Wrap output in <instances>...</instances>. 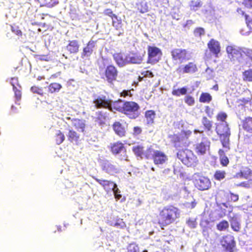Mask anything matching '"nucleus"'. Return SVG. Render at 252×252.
<instances>
[{
    "label": "nucleus",
    "instance_id": "nucleus-1",
    "mask_svg": "<svg viewBox=\"0 0 252 252\" xmlns=\"http://www.w3.org/2000/svg\"><path fill=\"white\" fill-rule=\"evenodd\" d=\"M179 217L180 211L178 208L172 206H167L160 212L159 222L166 226L173 223Z\"/></svg>",
    "mask_w": 252,
    "mask_h": 252
},
{
    "label": "nucleus",
    "instance_id": "nucleus-2",
    "mask_svg": "<svg viewBox=\"0 0 252 252\" xmlns=\"http://www.w3.org/2000/svg\"><path fill=\"white\" fill-rule=\"evenodd\" d=\"M215 125L216 131L220 137L223 147L227 150L229 149V137L231 133L227 123H216Z\"/></svg>",
    "mask_w": 252,
    "mask_h": 252
},
{
    "label": "nucleus",
    "instance_id": "nucleus-3",
    "mask_svg": "<svg viewBox=\"0 0 252 252\" xmlns=\"http://www.w3.org/2000/svg\"><path fill=\"white\" fill-rule=\"evenodd\" d=\"M177 158L185 165L191 166L196 162V157L192 152L189 149L179 151L177 153Z\"/></svg>",
    "mask_w": 252,
    "mask_h": 252
},
{
    "label": "nucleus",
    "instance_id": "nucleus-4",
    "mask_svg": "<svg viewBox=\"0 0 252 252\" xmlns=\"http://www.w3.org/2000/svg\"><path fill=\"white\" fill-rule=\"evenodd\" d=\"M139 106L133 101H125L123 113L126 114L130 119H136L139 115Z\"/></svg>",
    "mask_w": 252,
    "mask_h": 252
},
{
    "label": "nucleus",
    "instance_id": "nucleus-5",
    "mask_svg": "<svg viewBox=\"0 0 252 252\" xmlns=\"http://www.w3.org/2000/svg\"><path fill=\"white\" fill-rule=\"evenodd\" d=\"M148 63L154 64L160 60L162 52L158 48L155 46H149L148 49Z\"/></svg>",
    "mask_w": 252,
    "mask_h": 252
},
{
    "label": "nucleus",
    "instance_id": "nucleus-6",
    "mask_svg": "<svg viewBox=\"0 0 252 252\" xmlns=\"http://www.w3.org/2000/svg\"><path fill=\"white\" fill-rule=\"evenodd\" d=\"M187 50L182 49H174L171 51L172 59L182 63L184 61L189 60L190 56Z\"/></svg>",
    "mask_w": 252,
    "mask_h": 252
},
{
    "label": "nucleus",
    "instance_id": "nucleus-7",
    "mask_svg": "<svg viewBox=\"0 0 252 252\" xmlns=\"http://www.w3.org/2000/svg\"><path fill=\"white\" fill-rule=\"evenodd\" d=\"M244 49H247L245 47H239L235 45H230L226 47V52L229 58L235 60H238L244 54Z\"/></svg>",
    "mask_w": 252,
    "mask_h": 252
},
{
    "label": "nucleus",
    "instance_id": "nucleus-8",
    "mask_svg": "<svg viewBox=\"0 0 252 252\" xmlns=\"http://www.w3.org/2000/svg\"><path fill=\"white\" fill-rule=\"evenodd\" d=\"M220 243L226 252H233V249L235 247V242L233 236L227 235L223 237Z\"/></svg>",
    "mask_w": 252,
    "mask_h": 252
},
{
    "label": "nucleus",
    "instance_id": "nucleus-9",
    "mask_svg": "<svg viewBox=\"0 0 252 252\" xmlns=\"http://www.w3.org/2000/svg\"><path fill=\"white\" fill-rule=\"evenodd\" d=\"M93 102L96 108H105L108 109L110 99H109L105 95L102 94L95 95L94 96Z\"/></svg>",
    "mask_w": 252,
    "mask_h": 252
},
{
    "label": "nucleus",
    "instance_id": "nucleus-10",
    "mask_svg": "<svg viewBox=\"0 0 252 252\" xmlns=\"http://www.w3.org/2000/svg\"><path fill=\"white\" fill-rule=\"evenodd\" d=\"M195 187L199 190H207L211 187L210 180L204 176H199L194 182Z\"/></svg>",
    "mask_w": 252,
    "mask_h": 252
},
{
    "label": "nucleus",
    "instance_id": "nucleus-11",
    "mask_svg": "<svg viewBox=\"0 0 252 252\" xmlns=\"http://www.w3.org/2000/svg\"><path fill=\"white\" fill-rule=\"evenodd\" d=\"M101 168L103 171L110 175H113L119 172V168L108 160L103 161Z\"/></svg>",
    "mask_w": 252,
    "mask_h": 252
},
{
    "label": "nucleus",
    "instance_id": "nucleus-12",
    "mask_svg": "<svg viewBox=\"0 0 252 252\" xmlns=\"http://www.w3.org/2000/svg\"><path fill=\"white\" fill-rule=\"evenodd\" d=\"M117 74V70L113 65H108L105 70V76L107 81L109 83L116 80Z\"/></svg>",
    "mask_w": 252,
    "mask_h": 252
},
{
    "label": "nucleus",
    "instance_id": "nucleus-13",
    "mask_svg": "<svg viewBox=\"0 0 252 252\" xmlns=\"http://www.w3.org/2000/svg\"><path fill=\"white\" fill-rule=\"evenodd\" d=\"M210 147V142L206 138H203L200 143L196 145L195 150L197 153L203 155L209 150Z\"/></svg>",
    "mask_w": 252,
    "mask_h": 252
},
{
    "label": "nucleus",
    "instance_id": "nucleus-14",
    "mask_svg": "<svg viewBox=\"0 0 252 252\" xmlns=\"http://www.w3.org/2000/svg\"><path fill=\"white\" fill-rule=\"evenodd\" d=\"M153 158L156 164H162L167 160V156L163 153L159 151L154 152Z\"/></svg>",
    "mask_w": 252,
    "mask_h": 252
},
{
    "label": "nucleus",
    "instance_id": "nucleus-15",
    "mask_svg": "<svg viewBox=\"0 0 252 252\" xmlns=\"http://www.w3.org/2000/svg\"><path fill=\"white\" fill-rule=\"evenodd\" d=\"M93 178L103 187V189L107 191L111 190L112 188H114V187H116V184L112 181L103 180L102 179H99L94 176Z\"/></svg>",
    "mask_w": 252,
    "mask_h": 252
},
{
    "label": "nucleus",
    "instance_id": "nucleus-16",
    "mask_svg": "<svg viewBox=\"0 0 252 252\" xmlns=\"http://www.w3.org/2000/svg\"><path fill=\"white\" fill-rule=\"evenodd\" d=\"M124 104L125 101L121 99H119L118 101L114 102L110 100L108 109L111 111L116 110L123 113L124 111Z\"/></svg>",
    "mask_w": 252,
    "mask_h": 252
},
{
    "label": "nucleus",
    "instance_id": "nucleus-17",
    "mask_svg": "<svg viewBox=\"0 0 252 252\" xmlns=\"http://www.w3.org/2000/svg\"><path fill=\"white\" fill-rule=\"evenodd\" d=\"M143 56L139 54L130 53L126 54V59L128 63L140 64L143 61Z\"/></svg>",
    "mask_w": 252,
    "mask_h": 252
},
{
    "label": "nucleus",
    "instance_id": "nucleus-18",
    "mask_svg": "<svg viewBox=\"0 0 252 252\" xmlns=\"http://www.w3.org/2000/svg\"><path fill=\"white\" fill-rule=\"evenodd\" d=\"M197 70L196 65L195 63L190 62L185 66H181L177 69L180 72L184 73H193Z\"/></svg>",
    "mask_w": 252,
    "mask_h": 252
},
{
    "label": "nucleus",
    "instance_id": "nucleus-19",
    "mask_svg": "<svg viewBox=\"0 0 252 252\" xmlns=\"http://www.w3.org/2000/svg\"><path fill=\"white\" fill-rule=\"evenodd\" d=\"M96 42L93 40H90L86 47L83 49V52L82 53V57H89L93 53L94 48L95 46Z\"/></svg>",
    "mask_w": 252,
    "mask_h": 252
},
{
    "label": "nucleus",
    "instance_id": "nucleus-20",
    "mask_svg": "<svg viewBox=\"0 0 252 252\" xmlns=\"http://www.w3.org/2000/svg\"><path fill=\"white\" fill-rule=\"evenodd\" d=\"M113 59L117 65L120 67H123L127 64L126 55H125L121 53L114 54L113 56Z\"/></svg>",
    "mask_w": 252,
    "mask_h": 252
},
{
    "label": "nucleus",
    "instance_id": "nucleus-21",
    "mask_svg": "<svg viewBox=\"0 0 252 252\" xmlns=\"http://www.w3.org/2000/svg\"><path fill=\"white\" fill-rule=\"evenodd\" d=\"M201 123L204 126L206 134L208 136H211L213 133V130H212V122L206 117H203Z\"/></svg>",
    "mask_w": 252,
    "mask_h": 252
},
{
    "label": "nucleus",
    "instance_id": "nucleus-22",
    "mask_svg": "<svg viewBox=\"0 0 252 252\" xmlns=\"http://www.w3.org/2000/svg\"><path fill=\"white\" fill-rule=\"evenodd\" d=\"M210 51L215 55H217L220 51V44L218 41L211 39L208 44Z\"/></svg>",
    "mask_w": 252,
    "mask_h": 252
},
{
    "label": "nucleus",
    "instance_id": "nucleus-23",
    "mask_svg": "<svg viewBox=\"0 0 252 252\" xmlns=\"http://www.w3.org/2000/svg\"><path fill=\"white\" fill-rule=\"evenodd\" d=\"M66 50L71 54H75L79 51V44L77 40L70 41L66 46Z\"/></svg>",
    "mask_w": 252,
    "mask_h": 252
},
{
    "label": "nucleus",
    "instance_id": "nucleus-24",
    "mask_svg": "<svg viewBox=\"0 0 252 252\" xmlns=\"http://www.w3.org/2000/svg\"><path fill=\"white\" fill-rule=\"evenodd\" d=\"M238 177H243L249 181H252V170L248 168H243L239 173L237 174Z\"/></svg>",
    "mask_w": 252,
    "mask_h": 252
},
{
    "label": "nucleus",
    "instance_id": "nucleus-25",
    "mask_svg": "<svg viewBox=\"0 0 252 252\" xmlns=\"http://www.w3.org/2000/svg\"><path fill=\"white\" fill-rule=\"evenodd\" d=\"M72 124L78 131L82 132L84 131V128L86 126L84 120L73 119L72 120Z\"/></svg>",
    "mask_w": 252,
    "mask_h": 252
},
{
    "label": "nucleus",
    "instance_id": "nucleus-26",
    "mask_svg": "<svg viewBox=\"0 0 252 252\" xmlns=\"http://www.w3.org/2000/svg\"><path fill=\"white\" fill-rule=\"evenodd\" d=\"M113 127L115 133L119 136L122 137L125 135V129L120 122H116L114 123Z\"/></svg>",
    "mask_w": 252,
    "mask_h": 252
},
{
    "label": "nucleus",
    "instance_id": "nucleus-27",
    "mask_svg": "<svg viewBox=\"0 0 252 252\" xmlns=\"http://www.w3.org/2000/svg\"><path fill=\"white\" fill-rule=\"evenodd\" d=\"M111 151L114 154L125 152V148L122 143H116L111 147Z\"/></svg>",
    "mask_w": 252,
    "mask_h": 252
},
{
    "label": "nucleus",
    "instance_id": "nucleus-28",
    "mask_svg": "<svg viewBox=\"0 0 252 252\" xmlns=\"http://www.w3.org/2000/svg\"><path fill=\"white\" fill-rule=\"evenodd\" d=\"M230 225L232 229L236 232L240 231L241 225L240 221L237 217H233L230 220Z\"/></svg>",
    "mask_w": 252,
    "mask_h": 252
},
{
    "label": "nucleus",
    "instance_id": "nucleus-29",
    "mask_svg": "<svg viewBox=\"0 0 252 252\" xmlns=\"http://www.w3.org/2000/svg\"><path fill=\"white\" fill-rule=\"evenodd\" d=\"M188 89L187 87H184L180 89H177L175 86H174L172 91V95L176 96H180L181 95H185L187 94Z\"/></svg>",
    "mask_w": 252,
    "mask_h": 252
},
{
    "label": "nucleus",
    "instance_id": "nucleus-30",
    "mask_svg": "<svg viewBox=\"0 0 252 252\" xmlns=\"http://www.w3.org/2000/svg\"><path fill=\"white\" fill-rule=\"evenodd\" d=\"M155 118V113L153 110L147 111L145 113V118L148 125H151L154 123Z\"/></svg>",
    "mask_w": 252,
    "mask_h": 252
},
{
    "label": "nucleus",
    "instance_id": "nucleus-31",
    "mask_svg": "<svg viewBox=\"0 0 252 252\" xmlns=\"http://www.w3.org/2000/svg\"><path fill=\"white\" fill-rule=\"evenodd\" d=\"M243 127L247 131L252 132V118H247L243 121Z\"/></svg>",
    "mask_w": 252,
    "mask_h": 252
},
{
    "label": "nucleus",
    "instance_id": "nucleus-32",
    "mask_svg": "<svg viewBox=\"0 0 252 252\" xmlns=\"http://www.w3.org/2000/svg\"><path fill=\"white\" fill-rule=\"evenodd\" d=\"M217 229L219 231H225L229 227V223L227 220H222L216 225Z\"/></svg>",
    "mask_w": 252,
    "mask_h": 252
},
{
    "label": "nucleus",
    "instance_id": "nucleus-33",
    "mask_svg": "<svg viewBox=\"0 0 252 252\" xmlns=\"http://www.w3.org/2000/svg\"><path fill=\"white\" fill-rule=\"evenodd\" d=\"M108 223L111 225L117 228H122L126 226L125 223L122 219H117L115 221H109Z\"/></svg>",
    "mask_w": 252,
    "mask_h": 252
},
{
    "label": "nucleus",
    "instance_id": "nucleus-34",
    "mask_svg": "<svg viewBox=\"0 0 252 252\" xmlns=\"http://www.w3.org/2000/svg\"><path fill=\"white\" fill-rule=\"evenodd\" d=\"M62 88L61 84L57 83H51L48 87L49 91L51 93L58 92Z\"/></svg>",
    "mask_w": 252,
    "mask_h": 252
},
{
    "label": "nucleus",
    "instance_id": "nucleus-35",
    "mask_svg": "<svg viewBox=\"0 0 252 252\" xmlns=\"http://www.w3.org/2000/svg\"><path fill=\"white\" fill-rule=\"evenodd\" d=\"M244 80L252 82V67L243 73Z\"/></svg>",
    "mask_w": 252,
    "mask_h": 252
},
{
    "label": "nucleus",
    "instance_id": "nucleus-36",
    "mask_svg": "<svg viewBox=\"0 0 252 252\" xmlns=\"http://www.w3.org/2000/svg\"><path fill=\"white\" fill-rule=\"evenodd\" d=\"M67 136L68 137V140L71 142L76 141L79 138V136L77 133L71 129L69 130Z\"/></svg>",
    "mask_w": 252,
    "mask_h": 252
},
{
    "label": "nucleus",
    "instance_id": "nucleus-37",
    "mask_svg": "<svg viewBox=\"0 0 252 252\" xmlns=\"http://www.w3.org/2000/svg\"><path fill=\"white\" fill-rule=\"evenodd\" d=\"M211 100V95L209 94L206 93H202L199 98V101L203 103L209 102Z\"/></svg>",
    "mask_w": 252,
    "mask_h": 252
},
{
    "label": "nucleus",
    "instance_id": "nucleus-38",
    "mask_svg": "<svg viewBox=\"0 0 252 252\" xmlns=\"http://www.w3.org/2000/svg\"><path fill=\"white\" fill-rule=\"evenodd\" d=\"M132 150L134 154L138 157H142V155L143 153V147L137 145L134 146L132 148Z\"/></svg>",
    "mask_w": 252,
    "mask_h": 252
},
{
    "label": "nucleus",
    "instance_id": "nucleus-39",
    "mask_svg": "<svg viewBox=\"0 0 252 252\" xmlns=\"http://www.w3.org/2000/svg\"><path fill=\"white\" fill-rule=\"evenodd\" d=\"M227 117V114L224 112L219 113L217 116V122L216 123L221 124L223 122H226L225 120Z\"/></svg>",
    "mask_w": 252,
    "mask_h": 252
},
{
    "label": "nucleus",
    "instance_id": "nucleus-40",
    "mask_svg": "<svg viewBox=\"0 0 252 252\" xmlns=\"http://www.w3.org/2000/svg\"><path fill=\"white\" fill-rule=\"evenodd\" d=\"M56 135V143L60 145L64 140V135L60 131H58Z\"/></svg>",
    "mask_w": 252,
    "mask_h": 252
},
{
    "label": "nucleus",
    "instance_id": "nucleus-41",
    "mask_svg": "<svg viewBox=\"0 0 252 252\" xmlns=\"http://www.w3.org/2000/svg\"><path fill=\"white\" fill-rule=\"evenodd\" d=\"M138 9L142 13H144L148 11V6L146 2L142 1L140 4L138 5Z\"/></svg>",
    "mask_w": 252,
    "mask_h": 252
},
{
    "label": "nucleus",
    "instance_id": "nucleus-42",
    "mask_svg": "<svg viewBox=\"0 0 252 252\" xmlns=\"http://www.w3.org/2000/svg\"><path fill=\"white\" fill-rule=\"evenodd\" d=\"M112 25L114 27L116 28L117 30L120 29L122 28V21L121 19H118L117 17V19L114 18L112 19Z\"/></svg>",
    "mask_w": 252,
    "mask_h": 252
},
{
    "label": "nucleus",
    "instance_id": "nucleus-43",
    "mask_svg": "<svg viewBox=\"0 0 252 252\" xmlns=\"http://www.w3.org/2000/svg\"><path fill=\"white\" fill-rule=\"evenodd\" d=\"M225 172L221 171H217L215 174V178L219 180H221L224 178Z\"/></svg>",
    "mask_w": 252,
    "mask_h": 252
},
{
    "label": "nucleus",
    "instance_id": "nucleus-44",
    "mask_svg": "<svg viewBox=\"0 0 252 252\" xmlns=\"http://www.w3.org/2000/svg\"><path fill=\"white\" fill-rule=\"evenodd\" d=\"M201 6L200 1H191L190 4V8L193 10H196L197 7Z\"/></svg>",
    "mask_w": 252,
    "mask_h": 252
},
{
    "label": "nucleus",
    "instance_id": "nucleus-45",
    "mask_svg": "<svg viewBox=\"0 0 252 252\" xmlns=\"http://www.w3.org/2000/svg\"><path fill=\"white\" fill-rule=\"evenodd\" d=\"M127 252H139V248L137 245L131 244L127 247Z\"/></svg>",
    "mask_w": 252,
    "mask_h": 252
},
{
    "label": "nucleus",
    "instance_id": "nucleus-46",
    "mask_svg": "<svg viewBox=\"0 0 252 252\" xmlns=\"http://www.w3.org/2000/svg\"><path fill=\"white\" fill-rule=\"evenodd\" d=\"M13 91L14 92L15 96V98H16L15 103L16 104H18V102L21 99V92H20V90H18L17 89V88L13 89ZM18 104H19L18 103Z\"/></svg>",
    "mask_w": 252,
    "mask_h": 252
},
{
    "label": "nucleus",
    "instance_id": "nucleus-47",
    "mask_svg": "<svg viewBox=\"0 0 252 252\" xmlns=\"http://www.w3.org/2000/svg\"><path fill=\"white\" fill-rule=\"evenodd\" d=\"M185 101L189 106H192L194 103V100L193 98L189 95L187 96L185 98Z\"/></svg>",
    "mask_w": 252,
    "mask_h": 252
},
{
    "label": "nucleus",
    "instance_id": "nucleus-48",
    "mask_svg": "<svg viewBox=\"0 0 252 252\" xmlns=\"http://www.w3.org/2000/svg\"><path fill=\"white\" fill-rule=\"evenodd\" d=\"M220 161L221 164L223 166H226L229 163V159L227 157L220 156Z\"/></svg>",
    "mask_w": 252,
    "mask_h": 252
},
{
    "label": "nucleus",
    "instance_id": "nucleus-49",
    "mask_svg": "<svg viewBox=\"0 0 252 252\" xmlns=\"http://www.w3.org/2000/svg\"><path fill=\"white\" fill-rule=\"evenodd\" d=\"M220 207L221 209L222 210L221 213L219 215V217L220 218H223L225 215L226 213V210L225 209H222V206L227 208L228 207V204L227 203H222L220 205Z\"/></svg>",
    "mask_w": 252,
    "mask_h": 252
},
{
    "label": "nucleus",
    "instance_id": "nucleus-50",
    "mask_svg": "<svg viewBox=\"0 0 252 252\" xmlns=\"http://www.w3.org/2000/svg\"><path fill=\"white\" fill-rule=\"evenodd\" d=\"M196 36H201L204 34V30L201 28H196L194 32Z\"/></svg>",
    "mask_w": 252,
    "mask_h": 252
},
{
    "label": "nucleus",
    "instance_id": "nucleus-51",
    "mask_svg": "<svg viewBox=\"0 0 252 252\" xmlns=\"http://www.w3.org/2000/svg\"><path fill=\"white\" fill-rule=\"evenodd\" d=\"M104 14L106 15L109 16L112 18H114L115 19H117V16L113 13L111 9H107L104 11Z\"/></svg>",
    "mask_w": 252,
    "mask_h": 252
},
{
    "label": "nucleus",
    "instance_id": "nucleus-52",
    "mask_svg": "<svg viewBox=\"0 0 252 252\" xmlns=\"http://www.w3.org/2000/svg\"><path fill=\"white\" fill-rule=\"evenodd\" d=\"M10 83L13 86V89L16 88V85H19L18 78L16 77L11 78Z\"/></svg>",
    "mask_w": 252,
    "mask_h": 252
},
{
    "label": "nucleus",
    "instance_id": "nucleus-53",
    "mask_svg": "<svg viewBox=\"0 0 252 252\" xmlns=\"http://www.w3.org/2000/svg\"><path fill=\"white\" fill-rule=\"evenodd\" d=\"M187 224L190 228H195L196 225V221L193 219H189L187 221Z\"/></svg>",
    "mask_w": 252,
    "mask_h": 252
},
{
    "label": "nucleus",
    "instance_id": "nucleus-54",
    "mask_svg": "<svg viewBox=\"0 0 252 252\" xmlns=\"http://www.w3.org/2000/svg\"><path fill=\"white\" fill-rule=\"evenodd\" d=\"M244 54L250 59L252 60V49L247 48V49H244Z\"/></svg>",
    "mask_w": 252,
    "mask_h": 252
},
{
    "label": "nucleus",
    "instance_id": "nucleus-55",
    "mask_svg": "<svg viewBox=\"0 0 252 252\" xmlns=\"http://www.w3.org/2000/svg\"><path fill=\"white\" fill-rule=\"evenodd\" d=\"M142 75H143V76L145 77L151 78L154 76L153 73L151 71H149V70H146V71H143L142 72Z\"/></svg>",
    "mask_w": 252,
    "mask_h": 252
},
{
    "label": "nucleus",
    "instance_id": "nucleus-56",
    "mask_svg": "<svg viewBox=\"0 0 252 252\" xmlns=\"http://www.w3.org/2000/svg\"><path fill=\"white\" fill-rule=\"evenodd\" d=\"M142 132V129L141 127L139 126H135L133 128V134L137 136L140 134Z\"/></svg>",
    "mask_w": 252,
    "mask_h": 252
},
{
    "label": "nucleus",
    "instance_id": "nucleus-57",
    "mask_svg": "<svg viewBox=\"0 0 252 252\" xmlns=\"http://www.w3.org/2000/svg\"><path fill=\"white\" fill-rule=\"evenodd\" d=\"M243 4L247 8H252V0H243Z\"/></svg>",
    "mask_w": 252,
    "mask_h": 252
},
{
    "label": "nucleus",
    "instance_id": "nucleus-58",
    "mask_svg": "<svg viewBox=\"0 0 252 252\" xmlns=\"http://www.w3.org/2000/svg\"><path fill=\"white\" fill-rule=\"evenodd\" d=\"M11 30L13 32L17 35H22V32L19 29L18 27H11Z\"/></svg>",
    "mask_w": 252,
    "mask_h": 252
},
{
    "label": "nucleus",
    "instance_id": "nucleus-59",
    "mask_svg": "<svg viewBox=\"0 0 252 252\" xmlns=\"http://www.w3.org/2000/svg\"><path fill=\"white\" fill-rule=\"evenodd\" d=\"M31 91L33 93H37L38 94H41L42 90L36 87H32L31 89Z\"/></svg>",
    "mask_w": 252,
    "mask_h": 252
},
{
    "label": "nucleus",
    "instance_id": "nucleus-60",
    "mask_svg": "<svg viewBox=\"0 0 252 252\" xmlns=\"http://www.w3.org/2000/svg\"><path fill=\"white\" fill-rule=\"evenodd\" d=\"M230 198L232 201L234 202H236L238 200L239 196L237 194H235L234 193H231L230 194Z\"/></svg>",
    "mask_w": 252,
    "mask_h": 252
},
{
    "label": "nucleus",
    "instance_id": "nucleus-61",
    "mask_svg": "<svg viewBox=\"0 0 252 252\" xmlns=\"http://www.w3.org/2000/svg\"><path fill=\"white\" fill-rule=\"evenodd\" d=\"M59 3V1L58 0H51L50 2L49 3V6L53 7Z\"/></svg>",
    "mask_w": 252,
    "mask_h": 252
},
{
    "label": "nucleus",
    "instance_id": "nucleus-62",
    "mask_svg": "<svg viewBox=\"0 0 252 252\" xmlns=\"http://www.w3.org/2000/svg\"><path fill=\"white\" fill-rule=\"evenodd\" d=\"M111 190L113 191V193H114V194H119L121 193V191L120 190V189L118 188V187H117V185H116V187H114V188H112V189H111Z\"/></svg>",
    "mask_w": 252,
    "mask_h": 252
},
{
    "label": "nucleus",
    "instance_id": "nucleus-63",
    "mask_svg": "<svg viewBox=\"0 0 252 252\" xmlns=\"http://www.w3.org/2000/svg\"><path fill=\"white\" fill-rule=\"evenodd\" d=\"M194 23L193 21L191 20H188L186 22V25H185V27H189L190 26H191L192 25H193Z\"/></svg>",
    "mask_w": 252,
    "mask_h": 252
},
{
    "label": "nucleus",
    "instance_id": "nucleus-64",
    "mask_svg": "<svg viewBox=\"0 0 252 252\" xmlns=\"http://www.w3.org/2000/svg\"><path fill=\"white\" fill-rule=\"evenodd\" d=\"M130 92L129 91H124L121 93V96H126L129 95Z\"/></svg>",
    "mask_w": 252,
    "mask_h": 252
}]
</instances>
